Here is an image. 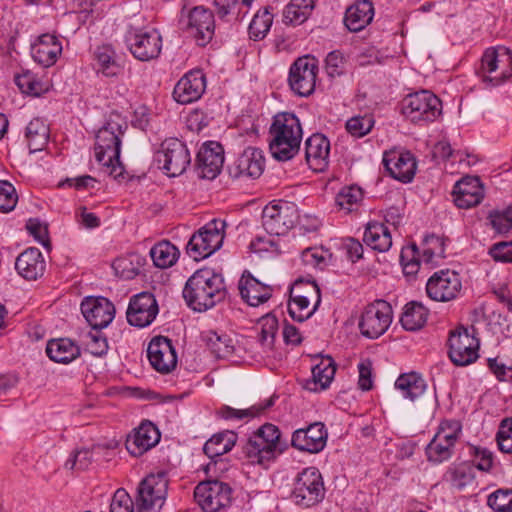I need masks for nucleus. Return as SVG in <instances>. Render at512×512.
Returning a JSON list of instances; mask_svg holds the SVG:
<instances>
[{
  "instance_id": "obj_1",
  "label": "nucleus",
  "mask_w": 512,
  "mask_h": 512,
  "mask_svg": "<svg viewBox=\"0 0 512 512\" xmlns=\"http://www.w3.org/2000/svg\"><path fill=\"white\" fill-rule=\"evenodd\" d=\"M226 293L223 277L208 268L197 270L183 289L187 305L198 312L206 311L223 301Z\"/></svg>"
},
{
  "instance_id": "obj_2",
  "label": "nucleus",
  "mask_w": 512,
  "mask_h": 512,
  "mask_svg": "<svg viewBox=\"0 0 512 512\" xmlns=\"http://www.w3.org/2000/svg\"><path fill=\"white\" fill-rule=\"evenodd\" d=\"M302 136L300 120L294 113L276 114L269 128L271 155L279 161L292 159L300 149Z\"/></svg>"
},
{
  "instance_id": "obj_3",
  "label": "nucleus",
  "mask_w": 512,
  "mask_h": 512,
  "mask_svg": "<svg viewBox=\"0 0 512 512\" xmlns=\"http://www.w3.org/2000/svg\"><path fill=\"white\" fill-rule=\"evenodd\" d=\"M110 117L106 124L96 134L95 157L98 163L107 168L109 175L114 178L122 174V166L119 161L121 151V138L126 129V124Z\"/></svg>"
},
{
  "instance_id": "obj_4",
  "label": "nucleus",
  "mask_w": 512,
  "mask_h": 512,
  "mask_svg": "<svg viewBox=\"0 0 512 512\" xmlns=\"http://www.w3.org/2000/svg\"><path fill=\"white\" fill-rule=\"evenodd\" d=\"M279 440V429L267 423L248 439L243 452L252 463L266 466L276 457Z\"/></svg>"
},
{
  "instance_id": "obj_5",
  "label": "nucleus",
  "mask_w": 512,
  "mask_h": 512,
  "mask_svg": "<svg viewBox=\"0 0 512 512\" xmlns=\"http://www.w3.org/2000/svg\"><path fill=\"white\" fill-rule=\"evenodd\" d=\"M223 220L213 219L195 232L186 247L187 254L195 261L209 257L220 249L224 240Z\"/></svg>"
},
{
  "instance_id": "obj_6",
  "label": "nucleus",
  "mask_w": 512,
  "mask_h": 512,
  "mask_svg": "<svg viewBox=\"0 0 512 512\" xmlns=\"http://www.w3.org/2000/svg\"><path fill=\"white\" fill-rule=\"evenodd\" d=\"M154 160L170 177L184 173L191 163L187 146L177 138L164 140L155 152Z\"/></svg>"
},
{
  "instance_id": "obj_7",
  "label": "nucleus",
  "mask_w": 512,
  "mask_h": 512,
  "mask_svg": "<svg viewBox=\"0 0 512 512\" xmlns=\"http://www.w3.org/2000/svg\"><path fill=\"white\" fill-rule=\"evenodd\" d=\"M324 496V482L317 468H305L298 474L291 494L297 505L308 508L321 502Z\"/></svg>"
},
{
  "instance_id": "obj_8",
  "label": "nucleus",
  "mask_w": 512,
  "mask_h": 512,
  "mask_svg": "<svg viewBox=\"0 0 512 512\" xmlns=\"http://www.w3.org/2000/svg\"><path fill=\"white\" fill-rule=\"evenodd\" d=\"M442 111L440 99L428 90L406 96L402 113L414 123L434 121Z\"/></svg>"
},
{
  "instance_id": "obj_9",
  "label": "nucleus",
  "mask_w": 512,
  "mask_h": 512,
  "mask_svg": "<svg viewBox=\"0 0 512 512\" xmlns=\"http://www.w3.org/2000/svg\"><path fill=\"white\" fill-rule=\"evenodd\" d=\"M194 499L204 512H223L232 503V488L218 480L200 482L194 489Z\"/></svg>"
},
{
  "instance_id": "obj_10",
  "label": "nucleus",
  "mask_w": 512,
  "mask_h": 512,
  "mask_svg": "<svg viewBox=\"0 0 512 512\" xmlns=\"http://www.w3.org/2000/svg\"><path fill=\"white\" fill-rule=\"evenodd\" d=\"M448 346L449 358L456 366L470 365L479 357V339L470 334L467 328L458 327L451 331Z\"/></svg>"
},
{
  "instance_id": "obj_11",
  "label": "nucleus",
  "mask_w": 512,
  "mask_h": 512,
  "mask_svg": "<svg viewBox=\"0 0 512 512\" xmlns=\"http://www.w3.org/2000/svg\"><path fill=\"white\" fill-rule=\"evenodd\" d=\"M391 322V305L384 300H377L364 309L359 328L363 336L376 339L387 331Z\"/></svg>"
},
{
  "instance_id": "obj_12",
  "label": "nucleus",
  "mask_w": 512,
  "mask_h": 512,
  "mask_svg": "<svg viewBox=\"0 0 512 512\" xmlns=\"http://www.w3.org/2000/svg\"><path fill=\"white\" fill-rule=\"evenodd\" d=\"M126 42L132 55L140 61L157 58L162 49V37L155 29L130 28Z\"/></svg>"
},
{
  "instance_id": "obj_13",
  "label": "nucleus",
  "mask_w": 512,
  "mask_h": 512,
  "mask_svg": "<svg viewBox=\"0 0 512 512\" xmlns=\"http://www.w3.org/2000/svg\"><path fill=\"white\" fill-rule=\"evenodd\" d=\"M317 73L318 64L314 57H299L289 70L291 90L301 97L310 96L315 90Z\"/></svg>"
},
{
  "instance_id": "obj_14",
  "label": "nucleus",
  "mask_w": 512,
  "mask_h": 512,
  "mask_svg": "<svg viewBox=\"0 0 512 512\" xmlns=\"http://www.w3.org/2000/svg\"><path fill=\"white\" fill-rule=\"evenodd\" d=\"M512 59L506 48L487 49L481 60L483 80L493 86L502 84L512 77Z\"/></svg>"
},
{
  "instance_id": "obj_15",
  "label": "nucleus",
  "mask_w": 512,
  "mask_h": 512,
  "mask_svg": "<svg viewBox=\"0 0 512 512\" xmlns=\"http://www.w3.org/2000/svg\"><path fill=\"white\" fill-rule=\"evenodd\" d=\"M168 479L164 472L148 475L138 488L137 505L140 509H160L166 499Z\"/></svg>"
},
{
  "instance_id": "obj_16",
  "label": "nucleus",
  "mask_w": 512,
  "mask_h": 512,
  "mask_svg": "<svg viewBox=\"0 0 512 512\" xmlns=\"http://www.w3.org/2000/svg\"><path fill=\"white\" fill-rule=\"evenodd\" d=\"M296 210L287 202L271 203L262 211V226L270 235L286 234L295 223Z\"/></svg>"
},
{
  "instance_id": "obj_17",
  "label": "nucleus",
  "mask_w": 512,
  "mask_h": 512,
  "mask_svg": "<svg viewBox=\"0 0 512 512\" xmlns=\"http://www.w3.org/2000/svg\"><path fill=\"white\" fill-rule=\"evenodd\" d=\"M459 274L451 270L435 272L426 284V292L430 299L437 302H448L455 299L461 291Z\"/></svg>"
},
{
  "instance_id": "obj_18",
  "label": "nucleus",
  "mask_w": 512,
  "mask_h": 512,
  "mask_svg": "<svg viewBox=\"0 0 512 512\" xmlns=\"http://www.w3.org/2000/svg\"><path fill=\"white\" fill-rule=\"evenodd\" d=\"M158 311L154 295L149 292H141L130 299L126 312L127 321L135 327H146L153 322Z\"/></svg>"
},
{
  "instance_id": "obj_19",
  "label": "nucleus",
  "mask_w": 512,
  "mask_h": 512,
  "mask_svg": "<svg viewBox=\"0 0 512 512\" xmlns=\"http://www.w3.org/2000/svg\"><path fill=\"white\" fill-rule=\"evenodd\" d=\"M224 164V149L215 141L202 145L196 158V171L200 178L213 180L221 172Z\"/></svg>"
},
{
  "instance_id": "obj_20",
  "label": "nucleus",
  "mask_w": 512,
  "mask_h": 512,
  "mask_svg": "<svg viewBox=\"0 0 512 512\" xmlns=\"http://www.w3.org/2000/svg\"><path fill=\"white\" fill-rule=\"evenodd\" d=\"M328 431L322 422H314L306 428H300L293 432L291 444L294 448L308 452L319 453L327 443Z\"/></svg>"
},
{
  "instance_id": "obj_21",
  "label": "nucleus",
  "mask_w": 512,
  "mask_h": 512,
  "mask_svg": "<svg viewBox=\"0 0 512 512\" xmlns=\"http://www.w3.org/2000/svg\"><path fill=\"white\" fill-rule=\"evenodd\" d=\"M147 355L152 367L162 374L171 372L177 365L175 348L167 337H154L148 345Z\"/></svg>"
},
{
  "instance_id": "obj_22",
  "label": "nucleus",
  "mask_w": 512,
  "mask_h": 512,
  "mask_svg": "<svg viewBox=\"0 0 512 512\" xmlns=\"http://www.w3.org/2000/svg\"><path fill=\"white\" fill-rule=\"evenodd\" d=\"M81 312L93 329L107 327L115 316V307L105 297H87L81 303Z\"/></svg>"
},
{
  "instance_id": "obj_23",
  "label": "nucleus",
  "mask_w": 512,
  "mask_h": 512,
  "mask_svg": "<svg viewBox=\"0 0 512 512\" xmlns=\"http://www.w3.org/2000/svg\"><path fill=\"white\" fill-rule=\"evenodd\" d=\"M215 28L212 11L203 6L194 7L188 14L186 30L200 46H205L213 37Z\"/></svg>"
},
{
  "instance_id": "obj_24",
  "label": "nucleus",
  "mask_w": 512,
  "mask_h": 512,
  "mask_svg": "<svg viewBox=\"0 0 512 512\" xmlns=\"http://www.w3.org/2000/svg\"><path fill=\"white\" fill-rule=\"evenodd\" d=\"M264 167L262 151L255 147H248L228 167V173L233 179L258 178Z\"/></svg>"
},
{
  "instance_id": "obj_25",
  "label": "nucleus",
  "mask_w": 512,
  "mask_h": 512,
  "mask_svg": "<svg viewBox=\"0 0 512 512\" xmlns=\"http://www.w3.org/2000/svg\"><path fill=\"white\" fill-rule=\"evenodd\" d=\"M206 89V78L201 70L187 72L175 85L174 99L181 104L198 100Z\"/></svg>"
},
{
  "instance_id": "obj_26",
  "label": "nucleus",
  "mask_w": 512,
  "mask_h": 512,
  "mask_svg": "<svg viewBox=\"0 0 512 512\" xmlns=\"http://www.w3.org/2000/svg\"><path fill=\"white\" fill-rule=\"evenodd\" d=\"M383 164L394 179L403 183L412 181L417 168L416 159L409 151L385 153Z\"/></svg>"
},
{
  "instance_id": "obj_27",
  "label": "nucleus",
  "mask_w": 512,
  "mask_h": 512,
  "mask_svg": "<svg viewBox=\"0 0 512 512\" xmlns=\"http://www.w3.org/2000/svg\"><path fill=\"white\" fill-rule=\"evenodd\" d=\"M160 440V432L151 422H143L126 439V449L137 457L154 447Z\"/></svg>"
},
{
  "instance_id": "obj_28",
  "label": "nucleus",
  "mask_w": 512,
  "mask_h": 512,
  "mask_svg": "<svg viewBox=\"0 0 512 512\" xmlns=\"http://www.w3.org/2000/svg\"><path fill=\"white\" fill-rule=\"evenodd\" d=\"M330 142L320 133L311 135L305 141L306 163L314 172H323L329 164Z\"/></svg>"
},
{
  "instance_id": "obj_29",
  "label": "nucleus",
  "mask_w": 512,
  "mask_h": 512,
  "mask_svg": "<svg viewBox=\"0 0 512 512\" xmlns=\"http://www.w3.org/2000/svg\"><path fill=\"white\" fill-rule=\"evenodd\" d=\"M238 288L242 299L250 306H259L267 302L271 296L273 289L271 286L261 283L251 274H243Z\"/></svg>"
},
{
  "instance_id": "obj_30",
  "label": "nucleus",
  "mask_w": 512,
  "mask_h": 512,
  "mask_svg": "<svg viewBox=\"0 0 512 512\" xmlns=\"http://www.w3.org/2000/svg\"><path fill=\"white\" fill-rule=\"evenodd\" d=\"M45 260L38 248H28L16 259L15 268L18 274L26 280H36L45 271Z\"/></svg>"
},
{
  "instance_id": "obj_31",
  "label": "nucleus",
  "mask_w": 512,
  "mask_h": 512,
  "mask_svg": "<svg viewBox=\"0 0 512 512\" xmlns=\"http://www.w3.org/2000/svg\"><path fill=\"white\" fill-rule=\"evenodd\" d=\"M62 52V45L55 35L43 34L32 45V56L39 64L49 67L53 65Z\"/></svg>"
},
{
  "instance_id": "obj_32",
  "label": "nucleus",
  "mask_w": 512,
  "mask_h": 512,
  "mask_svg": "<svg viewBox=\"0 0 512 512\" xmlns=\"http://www.w3.org/2000/svg\"><path fill=\"white\" fill-rule=\"evenodd\" d=\"M374 7L369 0H360L347 8L344 18L345 26L351 32H359L371 23Z\"/></svg>"
},
{
  "instance_id": "obj_33",
  "label": "nucleus",
  "mask_w": 512,
  "mask_h": 512,
  "mask_svg": "<svg viewBox=\"0 0 512 512\" xmlns=\"http://www.w3.org/2000/svg\"><path fill=\"white\" fill-rule=\"evenodd\" d=\"M46 353L52 361L67 364L80 355V349L72 340L59 338L48 341Z\"/></svg>"
},
{
  "instance_id": "obj_34",
  "label": "nucleus",
  "mask_w": 512,
  "mask_h": 512,
  "mask_svg": "<svg viewBox=\"0 0 512 512\" xmlns=\"http://www.w3.org/2000/svg\"><path fill=\"white\" fill-rule=\"evenodd\" d=\"M363 240L366 245L379 252H386L392 246L389 229L385 224L379 222H369L367 224Z\"/></svg>"
},
{
  "instance_id": "obj_35",
  "label": "nucleus",
  "mask_w": 512,
  "mask_h": 512,
  "mask_svg": "<svg viewBox=\"0 0 512 512\" xmlns=\"http://www.w3.org/2000/svg\"><path fill=\"white\" fill-rule=\"evenodd\" d=\"M395 388L399 390L405 398L414 401L425 392L426 383L421 375L410 372L401 374L397 378Z\"/></svg>"
},
{
  "instance_id": "obj_36",
  "label": "nucleus",
  "mask_w": 512,
  "mask_h": 512,
  "mask_svg": "<svg viewBox=\"0 0 512 512\" xmlns=\"http://www.w3.org/2000/svg\"><path fill=\"white\" fill-rule=\"evenodd\" d=\"M256 330V338L263 352L272 351L274 348L275 337L278 331L277 318L272 314H266L259 319Z\"/></svg>"
},
{
  "instance_id": "obj_37",
  "label": "nucleus",
  "mask_w": 512,
  "mask_h": 512,
  "mask_svg": "<svg viewBox=\"0 0 512 512\" xmlns=\"http://www.w3.org/2000/svg\"><path fill=\"white\" fill-rule=\"evenodd\" d=\"M25 136L31 153L41 151L48 143L49 127L42 119L34 118L27 125Z\"/></svg>"
},
{
  "instance_id": "obj_38",
  "label": "nucleus",
  "mask_w": 512,
  "mask_h": 512,
  "mask_svg": "<svg viewBox=\"0 0 512 512\" xmlns=\"http://www.w3.org/2000/svg\"><path fill=\"white\" fill-rule=\"evenodd\" d=\"M237 440L236 433L224 431L213 435L203 447L204 453L209 458H215L229 452Z\"/></svg>"
},
{
  "instance_id": "obj_39",
  "label": "nucleus",
  "mask_w": 512,
  "mask_h": 512,
  "mask_svg": "<svg viewBox=\"0 0 512 512\" xmlns=\"http://www.w3.org/2000/svg\"><path fill=\"white\" fill-rule=\"evenodd\" d=\"M427 316V309L421 303L412 301L405 305L400 322L405 330L416 331L424 326Z\"/></svg>"
},
{
  "instance_id": "obj_40",
  "label": "nucleus",
  "mask_w": 512,
  "mask_h": 512,
  "mask_svg": "<svg viewBox=\"0 0 512 512\" xmlns=\"http://www.w3.org/2000/svg\"><path fill=\"white\" fill-rule=\"evenodd\" d=\"M314 8L313 0H291L283 12L286 24L300 25L310 16Z\"/></svg>"
},
{
  "instance_id": "obj_41",
  "label": "nucleus",
  "mask_w": 512,
  "mask_h": 512,
  "mask_svg": "<svg viewBox=\"0 0 512 512\" xmlns=\"http://www.w3.org/2000/svg\"><path fill=\"white\" fill-rule=\"evenodd\" d=\"M336 372V365L334 360L327 356L325 359H322V361L315 365L312 368V385L314 387L309 386L308 389L311 391H317V386L319 385L320 390L326 389L331 381L334 378Z\"/></svg>"
},
{
  "instance_id": "obj_42",
  "label": "nucleus",
  "mask_w": 512,
  "mask_h": 512,
  "mask_svg": "<svg viewBox=\"0 0 512 512\" xmlns=\"http://www.w3.org/2000/svg\"><path fill=\"white\" fill-rule=\"evenodd\" d=\"M150 256L156 267L168 268L176 263L179 250L169 241H161L151 248Z\"/></svg>"
},
{
  "instance_id": "obj_43",
  "label": "nucleus",
  "mask_w": 512,
  "mask_h": 512,
  "mask_svg": "<svg viewBox=\"0 0 512 512\" xmlns=\"http://www.w3.org/2000/svg\"><path fill=\"white\" fill-rule=\"evenodd\" d=\"M474 479V469L467 463H461L450 467L445 474V480L450 484V486L460 491L471 485L474 482Z\"/></svg>"
},
{
  "instance_id": "obj_44",
  "label": "nucleus",
  "mask_w": 512,
  "mask_h": 512,
  "mask_svg": "<svg viewBox=\"0 0 512 512\" xmlns=\"http://www.w3.org/2000/svg\"><path fill=\"white\" fill-rule=\"evenodd\" d=\"M275 396L270 397L269 399L265 400L263 403L255 404L247 409H234L229 406H224L221 408L220 413L223 418L225 419H243V418H253L261 413H263L265 410L269 409L274 404Z\"/></svg>"
},
{
  "instance_id": "obj_45",
  "label": "nucleus",
  "mask_w": 512,
  "mask_h": 512,
  "mask_svg": "<svg viewBox=\"0 0 512 512\" xmlns=\"http://www.w3.org/2000/svg\"><path fill=\"white\" fill-rule=\"evenodd\" d=\"M311 302L313 301L305 298L304 296H300L298 294H290L288 305V312L290 316L298 322L305 321L311 317L318 308L315 307V304L312 308H310Z\"/></svg>"
},
{
  "instance_id": "obj_46",
  "label": "nucleus",
  "mask_w": 512,
  "mask_h": 512,
  "mask_svg": "<svg viewBox=\"0 0 512 512\" xmlns=\"http://www.w3.org/2000/svg\"><path fill=\"white\" fill-rule=\"evenodd\" d=\"M272 22L273 15L270 13L268 8L258 11L249 25L250 37L254 40L263 39L270 30Z\"/></svg>"
},
{
  "instance_id": "obj_47",
  "label": "nucleus",
  "mask_w": 512,
  "mask_h": 512,
  "mask_svg": "<svg viewBox=\"0 0 512 512\" xmlns=\"http://www.w3.org/2000/svg\"><path fill=\"white\" fill-rule=\"evenodd\" d=\"M362 196L363 193L360 187H344L336 196V204L346 212H351L361 201Z\"/></svg>"
},
{
  "instance_id": "obj_48",
  "label": "nucleus",
  "mask_w": 512,
  "mask_h": 512,
  "mask_svg": "<svg viewBox=\"0 0 512 512\" xmlns=\"http://www.w3.org/2000/svg\"><path fill=\"white\" fill-rule=\"evenodd\" d=\"M97 63L106 76H115L119 67L114 60V51L109 46L99 47L95 52Z\"/></svg>"
},
{
  "instance_id": "obj_49",
  "label": "nucleus",
  "mask_w": 512,
  "mask_h": 512,
  "mask_svg": "<svg viewBox=\"0 0 512 512\" xmlns=\"http://www.w3.org/2000/svg\"><path fill=\"white\" fill-rule=\"evenodd\" d=\"M487 504L496 512H512V489H498L491 493Z\"/></svg>"
},
{
  "instance_id": "obj_50",
  "label": "nucleus",
  "mask_w": 512,
  "mask_h": 512,
  "mask_svg": "<svg viewBox=\"0 0 512 512\" xmlns=\"http://www.w3.org/2000/svg\"><path fill=\"white\" fill-rule=\"evenodd\" d=\"M426 454L429 461L440 463L451 457L452 448L435 435L426 447Z\"/></svg>"
},
{
  "instance_id": "obj_51",
  "label": "nucleus",
  "mask_w": 512,
  "mask_h": 512,
  "mask_svg": "<svg viewBox=\"0 0 512 512\" xmlns=\"http://www.w3.org/2000/svg\"><path fill=\"white\" fill-rule=\"evenodd\" d=\"M206 341L209 349L217 358L228 357L234 351L231 340L218 335L216 332H210Z\"/></svg>"
},
{
  "instance_id": "obj_52",
  "label": "nucleus",
  "mask_w": 512,
  "mask_h": 512,
  "mask_svg": "<svg viewBox=\"0 0 512 512\" xmlns=\"http://www.w3.org/2000/svg\"><path fill=\"white\" fill-rule=\"evenodd\" d=\"M492 227L501 234L512 230V206L503 210L492 211L489 215Z\"/></svg>"
},
{
  "instance_id": "obj_53",
  "label": "nucleus",
  "mask_w": 512,
  "mask_h": 512,
  "mask_svg": "<svg viewBox=\"0 0 512 512\" xmlns=\"http://www.w3.org/2000/svg\"><path fill=\"white\" fill-rule=\"evenodd\" d=\"M290 294H298L312 300L315 307H318L321 302L320 288L315 282H304L302 280L296 281L291 288Z\"/></svg>"
},
{
  "instance_id": "obj_54",
  "label": "nucleus",
  "mask_w": 512,
  "mask_h": 512,
  "mask_svg": "<svg viewBox=\"0 0 512 512\" xmlns=\"http://www.w3.org/2000/svg\"><path fill=\"white\" fill-rule=\"evenodd\" d=\"M374 126V119L370 115L355 116L346 123L347 131L355 137H363L368 134Z\"/></svg>"
},
{
  "instance_id": "obj_55",
  "label": "nucleus",
  "mask_w": 512,
  "mask_h": 512,
  "mask_svg": "<svg viewBox=\"0 0 512 512\" xmlns=\"http://www.w3.org/2000/svg\"><path fill=\"white\" fill-rule=\"evenodd\" d=\"M15 83L18 88L25 94L39 96L44 92L42 84L29 71L17 75L15 77Z\"/></svg>"
},
{
  "instance_id": "obj_56",
  "label": "nucleus",
  "mask_w": 512,
  "mask_h": 512,
  "mask_svg": "<svg viewBox=\"0 0 512 512\" xmlns=\"http://www.w3.org/2000/svg\"><path fill=\"white\" fill-rule=\"evenodd\" d=\"M18 196L14 186L8 181H0V211L10 212L17 203Z\"/></svg>"
},
{
  "instance_id": "obj_57",
  "label": "nucleus",
  "mask_w": 512,
  "mask_h": 512,
  "mask_svg": "<svg viewBox=\"0 0 512 512\" xmlns=\"http://www.w3.org/2000/svg\"><path fill=\"white\" fill-rule=\"evenodd\" d=\"M93 462V452L83 448L76 450L74 454L66 461L65 467L70 470L84 471L89 468Z\"/></svg>"
},
{
  "instance_id": "obj_58",
  "label": "nucleus",
  "mask_w": 512,
  "mask_h": 512,
  "mask_svg": "<svg viewBox=\"0 0 512 512\" xmlns=\"http://www.w3.org/2000/svg\"><path fill=\"white\" fill-rule=\"evenodd\" d=\"M327 251L322 248H307L302 251V262L314 268L323 269L327 265Z\"/></svg>"
},
{
  "instance_id": "obj_59",
  "label": "nucleus",
  "mask_w": 512,
  "mask_h": 512,
  "mask_svg": "<svg viewBox=\"0 0 512 512\" xmlns=\"http://www.w3.org/2000/svg\"><path fill=\"white\" fill-rule=\"evenodd\" d=\"M497 444L500 451L512 454V419H505L501 422L497 433Z\"/></svg>"
},
{
  "instance_id": "obj_60",
  "label": "nucleus",
  "mask_w": 512,
  "mask_h": 512,
  "mask_svg": "<svg viewBox=\"0 0 512 512\" xmlns=\"http://www.w3.org/2000/svg\"><path fill=\"white\" fill-rule=\"evenodd\" d=\"M454 192L458 194L463 193H473L475 192L476 195L479 197L484 196L483 193V186L480 182V179L478 177L474 176H466L459 180L455 186H454Z\"/></svg>"
},
{
  "instance_id": "obj_61",
  "label": "nucleus",
  "mask_w": 512,
  "mask_h": 512,
  "mask_svg": "<svg viewBox=\"0 0 512 512\" xmlns=\"http://www.w3.org/2000/svg\"><path fill=\"white\" fill-rule=\"evenodd\" d=\"M110 512H133V502L124 489H118L112 498Z\"/></svg>"
},
{
  "instance_id": "obj_62",
  "label": "nucleus",
  "mask_w": 512,
  "mask_h": 512,
  "mask_svg": "<svg viewBox=\"0 0 512 512\" xmlns=\"http://www.w3.org/2000/svg\"><path fill=\"white\" fill-rule=\"evenodd\" d=\"M418 256L419 252L415 244L407 250H402L401 262L403 265V270L406 274H415L418 271Z\"/></svg>"
},
{
  "instance_id": "obj_63",
  "label": "nucleus",
  "mask_w": 512,
  "mask_h": 512,
  "mask_svg": "<svg viewBox=\"0 0 512 512\" xmlns=\"http://www.w3.org/2000/svg\"><path fill=\"white\" fill-rule=\"evenodd\" d=\"M488 367L499 381H512V363L506 365L499 357L489 358Z\"/></svg>"
},
{
  "instance_id": "obj_64",
  "label": "nucleus",
  "mask_w": 512,
  "mask_h": 512,
  "mask_svg": "<svg viewBox=\"0 0 512 512\" xmlns=\"http://www.w3.org/2000/svg\"><path fill=\"white\" fill-rule=\"evenodd\" d=\"M489 254L491 257L498 262L511 263L512 262V241L511 242H500L494 244Z\"/></svg>"
}]
</instances>
